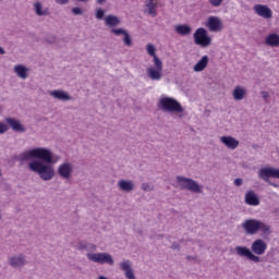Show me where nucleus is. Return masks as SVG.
Segmentation results:
<instances>
[{
  "label": "nucleus",
  "mask_w": 279,
  "mask_h": 279,
  "mask_svg": "<svg viewBox=\"0 0 279 279\" xmlns=\"http://www.w3.org/2000/svg\"><path fill=\"white\" fill-rule=\"evenodd\" d=\"M32 158L37 159L32 160ZM17 160L21 162L32 160L28 163L29 171L37 173L44 182H49L56 177V168H53V165L60 162V155L53 154L49 148L36 147L24 150L17 156Z\"/></svg>",
  "instance_id": "nucleus-1"
},
{
  "label": "nucleus",
  "mask_w": 279,
  "mask_h": 279,
  "mask_svg": "<svg viewBox=\"0 0 279 279\" xmlns=\"http://www.w3.org/2000/svg\"><path fill=\"white\" fill-rule=\"evenodd\" d=\"M234 251L236 256L246 258L251 263H263L260 256L265 255V252H267V242L263 239H256L252 242L251 248L247 246H235Z\"/></svg>",
  "instance_id": "nucleus-2"
},
{
  "label": "nucleus",
  "mask_w": 279,
  "mask_h": 279,
  "mask_svg": "<svg viewBox=\"0 0 279 279\" xmlns=\"http://www.w3.org/2000/svg\"><path fill=\"white\" fill-rule=\"evenodd\" d=\"M242 228L245 234L254 235L262 232L263 236H269L271 234V226L258 220L247 219L242 223Z\"/></svg>",
  "instance_id": "nucleus-3"
},
{
  "label": "nucleus",
  "mask_w": 279,
  "mask_h": 279,
  "mask_svg": "<svg viewBox=\"0 0 279 279\" xmlns=\"http://www.w3.org/2000/svg\"><path fill=\"white\" fill-rule=\"evenodd\" d=\"M158 108L162 112H169L170 114H182L184 107L175 100V98L162 95L158 100Z\"/></svg>",
  "instance_id": "nucleus-4"
},
{
  "label": "nucleus",
  "mask_w": 279,
  "mask_h": 279,
  "mask_svg": "<svg viewBox=\"0 0 279 279\" xmlns=\"http://www.w3.org/2000/svg\"><path fill=\"white\" fill-rule=\"evenodd\" d=\"M177 184L182 191H190V193L202 194L204 193V185L199 184L197 181L186 178L183 175L177 177Z\"/></svg>",
  "instance_id": "nucleus-5"
},
{
  "label": "nucleus",
  "mask_w": 279,
  "mask_h": 279,
  "mask_svg": "<svg viewBox=\"0 0 279 279\" xmlns=\"http://www.w3.org/2000/svg\"><path fill=\"white\" fill-rule=\"evenodd\" d=\"M87 260L92 263H97L98 265H114V258L109 253H87L86 254Z\"/></svg>",
  "instance_id": "nucleus-6"
},
{
  "label": "nucleus",
  "mask_w": 279,
  "mask_h": 279,
  "mask_svg": "<svg viewBox=\"0 0 279 279\" xmlns=\"http://www.w3.org/2000/svg\"><path fill=\"white\" fill-rule=\"evenodd\" d=\"M154 65L146 69V75L153 82H160L162 80V60L160 58H155Z\"/></svg>",
  "instance_id": "nucleus-7"
},
{
  "label": "nucleus",
  "mask_w": 279,
  "mask_h": 279,
  "mask_svg": "<svg viewBox=\"0 0 279 279\" xmlns=\"http://www.w3.org/2000/svg\"><path fill=\"white\" fill-rule=\"evenodd\" d=\"M258 178L264 180V182H267V184H270V186L278 189V184L271 183L269 178H277V180H279V169L274 167L262 168L258 171Z\"/></svg>",
  "instance_id": "nucleus-8"
},
{
  "label": "nucleus",
  "mask_w": 279,
  "mask_h": 279,
  "mask_svg": "<svg viewBox=\"0 0 279 279\" xmlns=\"http://www.w3.org/2000/svg\"><path fill=\"white\" fill-rule=\"evenodd\" d=\"M194 43L195 45H198V47H210V44L213 43V38L208 36V32L206 28H197L194 33Z\"/></svg>",
  "instance_id": "nucleus-9"
},
{
  "label": "nucleus",
  "mask_w": 279,
  "mask_h": 279,
  "mask_svg": "<svg viewBox=\"0 0 279 279\" xmlns=\"http://www.w3.org/2000/svg\"><path fill=\"white\" fill-rule=\"evenodd\" d=\"M73 171H75V166L71 161H63L57 168V173L61 180H71L73 178Z\"/></svg>",
  "instance_id": "nucleus-10"
},
{
  "label": "nucleus",
  "mask_w": 279,
  "mask_h": 279,
  "mask_svg": "<svg viewBox=\"0 0 279 279\" xmlns=\"http://www.w3.org/2000/svg\"><path fill=\"white\" fill-rule=\"evenodd\" d=\"M8 264L13 269H23L27 265V256L23 253L11 255L8 258Z\"/></svg>",
  "instance_id": "nucleus-11"
},
{
  "label": "nucleus",
  "mask_w": 279,
  "mask_h": 279,
  "mask_svg": "<svg viewBox=\"0 0 279 279\" xmlns=\"http://www.w3.org/2000/svg\"><path fill=\"white\" fill-rule=\"evenodd\" d=\"M205 26L209 29V32H214L215 34L222 32L223 22L218 16H209L205 23Z\"/></svg>",
  "instance_id": "nucleus-12"
},
{
  "label": "nucleus",
  "mask_w": 279,
  "mask_h": 279,
  "mask_svg": "<svg viewBox=\"0 0 279 279\" xmlns=\"http://www.w3.org/2000/svg\"><path fill=\"white\" fill-rule=\"evenodd\" d=\"M253 10L257 16H260L262 19H271L274 16V12L267 4H255L253 7Z\"/></svg>",
  "instance_id": "nucleus-13"
},
{
  "label": "nucleus",
  "mask_w": 279,
  "mask_h": 279,
  "mask_svg": "<svg viewBox=\"0 0 279 279\" xmlns=\"http://www.w3.org/2000/svg\"><path fill=\"white\" fill-rule=\"evenodd\" d=\"M117 187L121 193H132L134 189H136V184L130 179H120L117 183Z\"/></svg>",
  "instance_id": "nucleus-14"
},
{
  "label": "nucleus",
  "mask_w": 279,
  "mask_h": 279,
  "mask_svg": "<svg viewBox=\"0 0 279 279\" xmlns=\"http://www.w3.org/2000/svg\"><path fill=\"white\" fill-rule=\"evenodd\" d=\"M220 143L227 147V149H231V151H234L240 145L239 140L235 137H232L231 135H223L220 136Z\"/></svg>",
  "instance_id": "nucleus-15"
},
{
  "label": "nucleus",
  "mask_w": 279,
  "mask_h": 279,
  "mask_svg": "<svg viewBox=\"0 0 279 279\" xmlns=\"http://www.w3.org/2000/svg\"><path fill=\"white\" fill-rule=\"evenodd\" d=\"M119 267L122 271H124V276L126 279H136V275H134V269H132V262L129 259H123L120 262Z\"/></svg>",
  "instance_id": "nucleus-16"
},
{
  "label": "nucleus",
  "mask_w": 279,
  "mask_h": 279,
  "mask_svg": "<svg viewBox=\"0 0 279 279\" xmlns=\"http://www.w3.org/2000/svg\"><path fill=\"white\" fill-rule=\"evenodd\" d=\"M48 95L53 97V99H58V101H73V96H70L69 93L62 89L50 90Z\"/></svg>",
  "instance_id": "nucleus-17"
},
{
  "label": "nucleus",
  "mask_w": 279,
  "mask_h": 279,
  "mask_svg": "<svg viewBox=\"0 0 279 279\" xmlns=\"http://www.w3.org/2000/svg\"><path fill=\"white\" fill-rule=\"evenodd\" d=\"M244 202L247 206H260V198H258V195L253 190L245 193Z\"/></svg>",
  "instance_id": "nucleus-18"
},
{
  "label": "nucleus",
  "mask_w": 279,
  "mask_h": 279,
  "mask_svg": "<svg viewBox=\"0 0 279 279\" xmlns=\"http://www.w3.org/2000/svg\"><path fill=\"white\" fill-rule=\"evenodd\" d=\"M158 0H146L145 1V14H149V16L156 17L158 15Z\"/></svg>",
  "instance_id": "nucleus-19"
},
{
  "label": "nucleus",
  "mask_w": 279,
  "mask_h": 279,
  "mask_svg": "<svg viewBox=\"0 0 279 279\" xmlns=\"http://www.w3.org/2000/svg\"><path fill=\"white\" fill-rule=\"evenodd\" d=\"M5 122L8 124V126L13 130V132H20V133H23V132H26L27 129H25V125H23L21 123V121L14 119V118H7L5 119Z\"/></svg>",
  "instance_id": "nucleus-20"
},
{
  "label": "nucleus",
  "mask_w": 279,
  "mask_h": 279,
  "mask_svg": "<svg viewBox=\"0 0 279 279\" xmlns=\"http://www.w3.org/2000/svg\"><path fill=\"white\" fill-rule=\"evenodd\" d=\"M13 72L20 80H27L29 77V69L24 64H16L13 68Z\"/></svg>",
  "instance_id": "nucleus-21"
},
{
  "label": "nucleus",
  "mask_w": 279,
  "mask_h": 279,
  "mask_svg": "<svg viewBox=\"0 0 279 279\" xmlns=\"http://www.w3.org/2000/svg\"><path fill=\"white\" fill-rule=\"evenodd\" d=\"M33 8L37 16H49V14H51L49 8L45 7L40 1L35 2Z\"/></svg>",
  "instance_id": "nucleus-22"
},
{
  "label": "nucleus",
  "mask_w": 279,
  "mask_h": 279,
  "mask_svg": "<svg viewBox=\"0 0 279 279\" xmlns=\"http://www.w3.org/2000/svg\"><path fill=\"white\" fill-rule=\"evenodd\" d=\"M174 32L179 34V36H191L193 28L189 24H179L174 26Z\"/></svg>",
  "instance_id": "nucleus-23"
},
{
  "label": "nucleus",
  "mask_w": 279,
  "mask_h": 279,
  "mask_svg": "<svg viewBox=\"0 0 279 279\" xmlns=\"http://www.w3.org/2000/svg\"><path fill=\"white\" fill-rule=\"evenodd\" d=\"M76 250H86L87 252H96L97 251V245L93 243H88L84 240H80L76 243Z\"/></svg>",
  "instance_id": "nucleus-24"
},
{
  "label": "nucleus",
  "mask_w": 279,
  "mask_h": 279,
  "mask_svg": "<svg viewBox=\"0 0 279 279\" xmlns=\"http://www.w3.org/2000/svg\"><path fill=\"white\" fill-rule=\"evenodd\" d=\"M265 45H267L268 47H279V35L276 33L269 34L265 38Z\"/></svg>",
  "instance_id": "nucleus-25"
},
{
  "label": "nucleus",
  "mask_w": 279,
  "mask_h": 279,
  "mask_svg": "<svg viewBox=\"0 0 279 279\" xmlns=\"http://www.w3.org/2000/svg\"><path fill=\"white\" fill-rule=\"evenodd\" d=\"M208 56H203L202 59L194 65L193 71L195 73H202L206 66H208Z\"/></svg>",
  "instance_id": "nucleus-26"
},
{
  "label": "nucleus",
  "mask_w": 279,
  "mask_h": 279,
  "mask_svg": "<svg viewBox=\"0 0 279 279\" xmlns=\"http://www.w3.org/2000/svg\"><path fill=\"white\" fill-rule=\"evenodd\" d=\"M245 93H246L245 88L241 86H236L232 93L233 99L235 101H242V99L245 98Z\"/></svg>",
  "instance_id": "nucleus-27"
},
{
  "label": "nucleus",
  "mask_w": 279,
  "mask_h": 279,
  "mask_svg": "<svg viewBox=\"0 0 279 279\" xmlns=\"http://www.w3.org/2000/svg\"><path fill=\"white\" fill-rule=\"evenodd\" d=\"M121 24V20L117 17V15H107L105 17V25L107 27H117V25Z\"/></svg>",
  "instance_id": "nucleus-28"
},
{
  "label": "nucleus",
  "mask_w": 279,
  "mask_h": 279,
  "mask_svg": "<svg viewBox=\"0 0 279 279\" xmlns=\"http://www.w3.org/2000/svg\"><path fill=\"white\" fill-rule=\"evenodd\" d=\"M146 51L148 56L153 58V62H156V58H158V56H156V46L153 44H147Z\"/></svg>",
  "instance_id": "nucleus-29"
},
{
  "label": "nucleus",
  "mask_w": 279,
  "mask_h": 279,
  "mask_svg": "<svg viewBox=\"0 0 279 279\" xmlns=\"http://www.w3.org/2000/svg\"><path fill=\"white\" fill-rule=\"evenodd\" d=\"M128 33L124 28H112L111 34L114 36H124Z\"/></svg>",
  "instance_id": "nucleus-30"
},
{
  "label": "nucleus",
  "mask_w": 279,
  "mask_h": 279,
  "mask_svg": "<svg viewBox=\"0 0 279 279\" xmlns=\"http://www.w3.org/2000/svg\"><path fill=\"white\" fill-rule=\"evenodd\" d=\"M123 43L126 47H132V37L130 36V33H125L123 35Z\"/></svg>",
  "instance_id": "nucleus-31"
},
{
  "label": "nucleus",
  "mask_w": 279,
  "mask_h": 279,
  "mask_svg": "<svg viewBox=\"0 0 279 279\" xmlns=\"http://www.w3.org/2000/svg\"><path fill=\"white\" fill-rule=\"evenodd\" d=\"M142 191H145L146 193H150L151 191H154V185L149 184V183H143L141 185Z\"/></svg>",
  "instance_id": "nucleus-32"
},
{
  "label": "nucleus",
  "mask_w": 279,
  "mask_h": 279,
  "mask_svg": "<svg viewBox=\"0 0 279 279\" xmlns=\"http://www.w3.org/2000/svg\"><path fill=\"white\" fill-rule=\"evenodd\" d=\"M104 16H106V12L104 11V9H96V19L98 21H101Z\"/></svg>",
  "instance_id": "nucleus-33"
},
{
  "label": "nucleus",
  "mask_w": 279,
  "mask_h": 279,
  "mask_svg": "<svg viewBox=\"0 0 279 279\" xmlns=\"http://www.w3.org/2000/svg\"><path fill=\"white\" fill-rule=\"evenodd\" d=\"M72 14H74V16H82V14H84V11L82 10V8L75 7L72 8Z\"/></svg>",
  "instance_id": "nucleus-34"
},
{
  "label": "nucleus",
  "mask_w": 279,
  "mask_h": 279,
  "mask_svg": "<svg viewBox=\"0 0 279 279\" xmlns=\"http://www.w3.org/2000/svg\"><path fill=\"white\" fill-rule=\"evenodd\" d=\"M8 130H10V126L8 124H5L4 122L0 121V134H5V132H8Z\"/></svg>",
  "instance_id": "nucleus-35"
},
{
  "label": "nucleus",
  "mask_w": 279,
  "mask_h": 279,
  "mask_svg": "<svg viewBox=\"0 0 279 279\" xmlns=\"http://www.w3.org/2000/svg\"><path fill=\"white\" fill-rule=\"evenodd\" d=\"M260 96L263 97V99L266 104H269V97H270L269 92L263 90V92H260Z\"/></svg>",
  "instance_id": "nucleus-36"
},
{
  "label": "nucleus",
  "mask_w": 279,
  "mask_h": 279,
  "mask_svg": "<svg viewBox=\"0 0 279 279\" xmlns=\"http://www.w3.org/2000/svg\"><path fill=\"white\" fill-rule=\"evenodd\" d=\"M210 5L214 8H219L223 3V0H209Z\"/></svg>",
  "instance_id": "nucleus-37"
},
{
  "label": "nucleus",
  "mask_w": 279,
  "mask_h": 279,
  "mask_svg": "<svg viewBox=\"0 0 279 279\" xmlns=\"http://www.w3.org/2000/svg\"><path fill=\"white\" fill-rule=\"evenodd\" d=\"M233 183H234L235 186H243V179L238 178V179L234 180Z\"/></svg>",
  "instance_id": "nucleus-38"
},
{
  "label": "nucleus",
  "mask_w": 279,
  "mask_h": 279,
  "mask_svg": "<svg viewBox=\"0 0 279 279\" xmlns=\"http://www.w3.org/2000/svg\"><path fill=\"white\" fill-rule=\"evenodd\" d=\"M56 3H58V5H66V3H69V0H54Z\"/></svg>",
  "instance_id": "nucleus-39"
},
{
  "label": "nucleus",
  "mask_w": 279,
  "mask_h": 279,
  "mask_svg": "<svg viewBox=\"0 0 279 279\" xmlns=\"http://www.w3.org/2000/svg\"><path fill=\"white\" fill-rule=\"evenodd\" d=\"M172 250H178V252H180V244L178 242H173L171 245Z\"/></svg>",
  "instance_id": "nucleus-40"
},
{
  "label": "nucleus",
  "mask_w": 279,
  "mask_h": 279,
  "mask_svg": "<svg viewBox=\"0 0 279 279\" xmlns=\"http://www.w3.org/2000/svg\"><path fill=\"white\" fill-rule=\"evenodd\" d=\"M0 56H5V49H3V47L0 46Z\"/></svg>",
  "instance_id": "nucleus-41"
},
{
  "label": "nucleus",
  "mask_w": 279,
  "mask_h": 279,
  "mask_svg": "<svg viewBox=\"0 0 279 279\" xmlns=\"http://www.w3.org/2000/svg\"><path fill=\"white\" fill-rule=\"evenodd\" d=\"M107 0H96V2L99 4V5H104V3H106Z\"/></svg>",
  "instance_id": "nucleus-42"
},
{
  "label": "nucleus",
  "mask_w": 279,
  "mask_h": 279,
  "mask_svg": "<svg viewBox=\"0 0 279 279\" xmlns=\"http://www.w3.org/2000/svg\"><path fill=\"white\" fill-rule=\"evenodd\" d=\"M3 219V214L1 213V209H0V220Z\"/></svg>",
  "instance_id": "nucleus-43"
},
{
  "label": "nucleus",
  "mask_w": 279,
  "mask_h": 279,
  "mask_svg": "<svg viewBox=\"0 0 279 279\" xmlns=\"http://www.w3.org/2000/svg\"><path fill=\"white\" fill-rule=\"evenodd\" d=\"M179 119H182V114H179Z\"/></svg>",
  "instance_id": "nucleus-44"
},
{
  "label": "nucleus",
  "mask_w": 279,
  "mask_h": 279,
  "mask_svg": "<svg viewBox=\"0 0 279 279\" xmlns=\"http://www.w3.org/2000/svg\"><path fill=\"white\" fill-rule=\"evenodd\" d=\"M3 174L1 173V170H0V178L2 177Z\"/></svg>",
  "instance_id": "nucleus-45"
}]
</instances>
